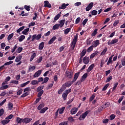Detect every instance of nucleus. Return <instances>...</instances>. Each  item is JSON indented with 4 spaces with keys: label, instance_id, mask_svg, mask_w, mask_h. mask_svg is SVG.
<instances>
[{
    "label": "nucleus",
    "instance_id": "1a4fd4ad",
    "mask_svg": "<svg viewBox=\"0 0 125 125\" xmlns=\"http://www.w3.org/2000/svg\"><path fill=\"white\" fill-rule=\"evenodd\" d=\"M80 72H78L77 73H75L74 76V78L73 79V83H75L77 80H78V78L80 76Z\"/></svg>",
    "mask_w": 125,
    "mask_h": 125
},
{
    "label": "nucleus",
    "instance_id": "cd10ccee",
    "mask_svg": "<svg viewBox=\"0 0 125 125\" xmlns=\"http://www.w3.org/2000/svg\"><path fill=\"white\" fill-rule=\"evenodd\" d=\"M53 84H54V81H51V83L48 85L47 87V89H50V88H52V86H53Z\"/></svg>",
    "mask_w": 125,
    "mask_h": 125
},
{
    "label": "nucleus",
    "instance_id": "39448f33",
    "mask_svg": "<svg viewBox=\"0 0 125 125\" xmlns=\"http://www.w3.org/2000/svg\"><path fill=\"white\" fill-rule=\"evenodd\" d=\"M94 3L91 2H90L87 6L85 8L86 11H89L93 7Z\"/></svg>",
    "mask_w": 125,
    "mask_h": 125
},
{
    "label": "nucleus",
    "instance_id": "69168bd1",
    "mask_svg": "<svg viewBox=\"0 0 125 125\" xmlns=\"http://www.w3.org/2000/svg\"><path fill=\"white\" fill-rule=\"evenodd\" d=\"M16 48H17V44H16V45H15L13 47V48H12V50L11 51V52L12 53H13V52H14V51H15V50H16Z\"/></svg>",
    "mask_w": 125,
    "mask_h": 125
},
{
    "label": "nucleus",
    "instance_id": "393cba45",
    "mask_svg": "<svg viewBox=\"0 0 125 125\" xmlns=\"http://www.w3.org/2000/svg\"><path fill=\"white\" fill-rule=\"evenodd\" d=\"M98 52L97 51H96L95 52L92 53L90 56V59H92V58H94L96 55H98Z\"/></svg>",
    "mask_w": 125,
    "mask_h": 125
},
{
    "label": "nucleus",
    "instance_id": "774afa93",
    "mask_svg": "<svg viewBox=\"0 0 125 125\" xmlns=\"http://www.w3.org/2000/svg\"><path fill=\"white\" fill-rule=\"evenodd\" d=\"M98 13L97 11L94 10L93 11H92L91 12V14L92 15H97Z\"/></svg>",
    "mask_w": 125,
    "mask_h": 125
},
{
    "label": "nucleus",
    "instance_id": "72a5a7b5",
    "mask_svg": "<svg viewBox=\"0 0 125 125\" xmlns=\"http://www.w3.org/2000/svg\"><path fill=\"white\" fill-rule=\"evenodd\" d=\"M97 31H98V29L97 28H96L93 32L91 34L92 37H95L96 35H97Z\"/></svg>",
    "mask_w": 125,
    "mask_h": 125
},
{
    "label": "nucleus",
    "instance_id": "de8ad7c7",
    "mask_svg": "<svg viewBox=\"0 0 125 125\" xmlns=\"http://www.w3.org/2000/svg\"><path fill=\"white\" fill-rule=\"evenodd\" d=\"M13 36H14V33H11V34L9 35V36L7 37V40L10 41V40H11V38H13Z\"/></svg>",
    "mask_w": 125,
    "mask_h": 125
},
{
    "label": "nucleus",
    "instance_id": "6ab92c4d",
    "mask_svg": "<svg viewBox=\"0 0 125 125\" xmlns=\"http://www.w3.org/2000/svg\"><path fill=\"white\" fill-rule=\"evenodd\" d=\"M61 12H60L59 14H58L54 18V22H55V21H57L59 18H60V17L61 16Z\"/></svg>",
    "mask_w": 125,
    "mask_h": 125
},
{
    "label": "nucleus",
    "instance_id": "aec40b11",
    "mask_svg": "<svg viewBox=\"0 0 125 125\" xmlns=\"http://www.w3.org/2000/svg\"><path fill=\"white\" fill-rule=\"evenodd\" d=\"M47 110H48V107H44L42 109H41L40 110V114H43V113H45V112H46V111H47Z\"/></svg>",
    "mask_w": 125,
    "mask_h": 125
},
{
    "label": "nucleus",
    "instance_id": "ea45409f",
    "mask_svg": "<svg viewBox=\"0 0 125 125\" xmlns=\"http://www.w3.org/2000/svg\"><path fill=\"white\" fill-rule=\"evenodd\" d=\"M43 92H44L43 90H42L39 91L38 93L37 96L38 97H42V94H43Z\"/></svg>",
    "mask_w": 125,
    "mask_h": 125
},
{
    "label": "nucleus",
    "instance_id": "c756f323",
    "mask_svg": "<svg viewBox=\"0 0 125 125\" xmlns=\"http://www.w3.org/2000/svg\"><path fill=\"white\" fill-rule=\"evenodd\" d=\"M44 107V104H41L39 105V106L37 107V109L39 111H41L43 107Z\"/></svg>",
    "mask_w": 125,
    "mask_h": 125
},
{
    "label": "nucleus",
    "instance_id": "680f3d73",
    "mask_svg": "<svg viewBox=\"0 0 125 125\" xmlns=\"http://www.w3.org/2000/svg\"><path fill=\"white\" fill-rule=\"evenodd\" d=\"M53 79L55 83H57V82H58V76L57 75H55L53 77Z\"/></svg>",
    "mask_w": 125,
    "mask_h": 125
},
{
    "label": "nucleus",
    "instance_id": "e2e57ef3",
    "mask_svg": "<svg viewBox=\"0 0 125 125\" xmlns=\"http://www.w3.org/2000/svg\"><path fill=\"white\" fill-rule=\"evenodd\" d=\"M29 94H28V92H26L24 93L22 95H21V97L23 98V97H26V96H28Z\"/></svg>",
    "mask_w": 125,
    "mask_h": 125
},
{
    "label": "nucleus",
    "instance_id": "e433bc0d",
    "mask_svg": "<svg viewBox=\"0 0 125 125\" xmlns=\"http://www.w3.org/2000/svg\"><path fill=\"white\" fill-rule=\"evenodd\" d=\"M118 84H119L118 82L115 83L113 84L114 86L112 88V91H115V90H116L117 87L118 86Z\"/></svg>",
    "mask_w": 125,
    "mask_h": 125
},
{
    "label": "nucleus",
    "instance_id": "c85d7f7f",
    "mask_svg": "<svg viewBox=\"0 0 125 125\" xmlns=\"http://www.w3.org/2000/svg\"><path fill=\"white\" fill-rule=\"evenodd\" d=\"M29 71L30 72H33V71H34L35 69H36V66H34V65H30L29 67Z\"/></svg>",
    "mask_w": 125,
    "mask_h": 125
},
{
    "label": "nucleus",
    "instance_id": "9d476101",
    "mask_svg": "<svg viewBox=\"0 0 125 125\" xmlns=\"http://www.w3.org/2000/svg\"><path fill=\"white\" fill-rule=\"evenodd\" d=\"M42 74V70H39L38 71L35 72L34 75H33L34 78H38V77H40L41 75Z\"/></svg>",
    "mask_w": 125,
    "mask_h": 125
},
{
    "label": "nucleus",
    "instance_id": "13d9d810",
    "mask_svg": "<svg viewBox=\"0 0 125 125\" xmlns=\"http://www.w3.org/2000/svg\"><path fill=\"white\" fill-rule=\"evenodd\" d=\"M11 83H14L15 84H19V82L16 80H12L11 81Z\"/></svg>",
    "mask_w": 125,
    "mask_h": 125
},
{
    "label": "nucleus",
    "instance_id": "f03ea898",
    "mask_svg": "<svg viewBox=\"0 0 125 125\" xmlns=\"http://www.w3.org/2000/svg\"><path fill=\"white\" fill-rule=\"evenodd\" d=\"M72 92V89L71 88H69L68 89H66L64 92H63L62 93V97L63 99V100L65 101L67 100V97L68 96V94H69V93Z\"/></svg>",
    "mask_w": 125,
    "mask_h": 125
},
{
    "label": "nucleus",
    "instance_id": "a211bd4d",
    "mask_svg": "<svg viewBox=\"0 0 125 125\" xmlns=\"http://www.w3.org/2000/svg\"><path fill=\"white\" fill-rule=\"evenodd\" d=\"M65 21H66V20H62L59 21L60 24H59V25H60V28H62L64 26V24H65Z\"/></svg>",
    "mask_w": 125,
    "mask_h": 125
},
{
    "label": "nucleus",
    "instance_id": "a19ab883",
    "mask_svg": "<svg viewBox=\"0 0 125 125\" xmlns=\"http://www.w3.org/2000/svg\"><path fill=\"white\" fill-rule=\"evenodd\" d=\"M93 47H94L93 45L90 46L87 48V52L89 53L91 52L92 50H93Z\"/></svg>",
    "mask_w": 125,
    "mask_h": 125
},
{
    "label": "nucleus",
    "instance_id": "7c9ffc66",
    "mask_svg": "<svg viewBox=\"0 0 125 125\" xmlns=\"http://www.w3.org/2000/svg\"><path fill=\"white\" fill-rule=\"evenodd\" d=\"M60 27L59 24H56L53 26V30H58Z\"/></svg>",
    "mask_w": 125,
    "mask_h": 125
},
{
    "label": "nucleus",
    "instance_id": "6e6552de",
    "mask_svg": "<svg viewBox=\"0 0 125 125\" xmlns=\"http://www.w3.org/2000/svg\"><path fill=\"white\" fill-rule=\"evenodd\" d=\"M30 122H32V118H25L22 119V123L23 124H29Z\"/></svg>",
    "mask_w": 125,
    "mask_h": 125
},
{
    "label": "nucleus",
    "instance_id": "2f4dec72",
    "mask_svg": "<svg viewBox=\"0 0 125 125\" xmlns=\"http://www.w3.org/2000/svg\"><path fill=\"white\" fill-rule=\"evenodd\" d=\"M16 121L17 124H21V123H23V119H21L20 117H17Z\"/></svg>",
    "mask_w": 125,
    "mask_h": 125
},
{
    "label": "nucleus",
    "instance_id": "4be33fe9",
    "mask_svg": "<svg viewBox=\"0 0 125 125\" xmlns=\"http://www.w3.org/2000/svg\"><path fill=\"white\" fill-rule=\"evenodd\" d=\"M9 122H10V120L6 118V120H2L1 122V123L2 125H7V124H8V123H9Z\"/></svg>",
    "mask_w": 125,
    "mask_h": 125
},
{
    "label": "nucleus",
    "instance_id": "2eb2a0df",
    "mask_svg": "<svg viewBox=\"0 0 125 125\" xmlns=\"http://www.w3.org/2000/svg\"><path fill=\"white\" fill-rule=\"evenodd\" d=\"M95 64L94 63L92 64L91 65H90L89 67L88 68V69L86 70L87 72L89 73V72H90V71H92L93 69V68H94L95 67Z\"/></svg>",
    "mask_w": 125,
    "mask_h": 125
},
{
    "label": "nucleus",
    "instance_id": "c03bdc74",
    "mask_svg": "<svg viewBox=\"0 0 125 125\" xmlns=\"http://www.w3.org/2000/svg\"><path fill=\"white\" fill-rule=\"evenodd\" d=\"M110 85V83H107L102 89V91H105L107 88H108V87Z\"/></svg>",
    "mask_w": 125,
    "mask_h": 125
},
{
    "label": "nucleus",
    "instance_id": "5701e85b",
    "mask_svg": "<svg viewBox=\"0 0 125 125\" xmlns=\"http://www.w3.org/2000/svg\"><path fill=\"white\" fill-rule=\"evenodd\" d=\"M24 29H25V26H22V27H20L19 29L17 30V33L18 34H19L20 35H21V34H20V32H22V31H23V30H24Z\"/></svg>",
    "mask_w": 125,
    "mask_h": 125
},
{
    "label": "nucleus",
    "instance_id": "864d4df0",
    "mask_svg": "<svg viewBox=\"0 0 125 125\" xmlns=\"http://www.w3.org/2000/svg\"><path fill=\"white\" fill-rule=\"evenodd\" d=\"M92 42V40H90V38L87 39L86 43L87 45L91 44Z\"/></svg>",
    "mask_w": 125,
    "mask_h": 125
},
{
    "label": "nucleus",
    "instance_id": "8fccbe9b",
    "mask_svg": "<svg viewBox=\"0 0 125 125\" xmlns=\"http://www.w3.org/2000/svg\"><path fill=\"white\" fill-rule=\"evenodd\" d=\"M23 93V89H21L17 92V95H21Z\"/></svg>",
    "mask_w": 125,
    "mask_h": 125
},
{
    "label": "nucleus",
    "instance_id": "0e129e2a",
    "mask_svg": "<svg viewBox=\"0 0 125 125\" xmlns=\"http://www.w3.org/2000/svg\"><path fill=\"white\" fill-rule=\"evenodd\" d=\"M41 99H42V97H39V98L36 99V101L34 102L35 104H38Z\"/></svg>",
    "mask_w": 125,
    "mask_h": 125
},
{
    "label": "nucleus",
    "instance_id": "a18cd8bd",
    "mask_svg": "<svg viewBox=\"0 0 125 125\" xmlns=\"http://www.w3.org/2000/svg\"><path fill=\"white\" fill-rule=\"evenodd\" d=\"M68 124H69V122L63 121V122L60 123L59 125H69Z\"/></svg>",
    "mask_w": 125,
    "mask_h": 125
},
{
    "label": "nucleus",
    "instance_id": "a878e982",
    "mask_svg": "<svg viewBox=\"0 0 125 125\" xmlns=\"http://www.w3.org/2000/svg\"><path fill=\"white\" fill-rule=\"evenodd\" d=\"M8 108L9 110H12L13 109V104L9 103L8 104Z\"/></svg>",
    "mask_w": 125,
    "mask_h": 125
},
{
    "label": "nucleus",
    "instance_id": "9b49d317",
    "mask_svg": "<svg viewBox=\"0 0 125 125\" xmlns=\"http://www.w3.org/2000/svg\"><path fill=\"white\" fill-rule=\"evenodd\" d=\"M87 73H84L82 77L81 78V83H83V82H84L85 81V79L87 78Z\"/></svg>",
    "mask_w": 125,
    "mask_h": 125
},
{
    "label": "nucleus",
    "instance_id": "0eeeda50",
    "mask_svg": "<svg viewBox=\"0 0 125 125\" xmlns=\"http://www.w3.org/2000/svg\"><path fill=\"white\" fill-rule=\"evenodd\" d=\"M5 82L2 83V86L0 87V90H3L4 89H7L8 88V85H5Z\"/></svg>",
    "mask_w": 125,
    "mask_h": 125
},
{
    "label": "nucleus",
    "instance_id": "603ef678",
    "mask_svg": "<svg viewBox=\"0 0 125 125\" xmlns=\"http://www.w3.org/2000/svg\"><path fill=\"white\" fill-rule=\"evenodd\" d=\"M23 50V48L22 47H19L17 49V53H21V52H22V51Z\"/></svg>",
    "mask_w": 125,
    "mask_h": 125
},
{
    "label": "nucleus",
    "instance_id": "052dcab7",
    "mask_svg": "<svg viewBox=\"0 0 125 125\" xmlns=\"http://www.w3.org/2000/svg\"><path fill=\"white\" fill-rule=\"evenodd\" d=\"M64 110H65V107H62V108H61L59 110V114H63Z\"/></svg>",
    "mask_w": 125,
    "mask_h": 125
},
{
    "label": "nucleus",
    "instance_id": "79ce46f5",
    "mask_svg": "<svg viewBox=\"0 0 125 125\" xmlns=\"http://www.w3.org/2000/svg\"><path fill=\"white\" fill-rule=\"evenodd\" d=\"M30 30V28H27L25 29H24L22 32V34H23V35H27V33H28V32H29V30Z\"/></svg>",
    "mask_w": 125,
    "mask_h": 125
},
{
    "label": "nucleus",
    "instance_id": "f3484780",
    "mask_svg": "<svg viewBox=\"0 0 125 125\" xmlns=\"http://www.w3.org/2000/svg\"><path fill=\"white\" fill-rule=\"evenodd\" d=\"M68 5H69L68 3H67V4L63 3L62 5L59 6V9H65L66 7L68 6Z\"/></svg>",
    "mask_w": 125,
    "mask_h": 125
},
{
    "label": "nucleus",
    "instance_id": "473e14b6",
    "mask_svg": "<svg viewBox=\"0 0 125 125\" xmlns=\"http://www.w3.org/2000/svg\"><path fill=\"white\" fill-rule=\"evenodd\" d=\"M85 54H86V49H83L80 54V56L83 57Z\"/></svg>",
    "mask_w": 125,
    "mask_h": 125
},
{
    "label": "nucleus",
    "instance_id": "58836bf2",
    "mask_svg": "<svg viewBox=\"0 0 125 125\" xmlns=\"http://www.w3.org/2000/svg\"><path fill=\"white\" fill-rule=\"evenodd\" d=\"M112 58H113V56H111L110 57H109L106 64L110 65V63L113 62V61H112Z\"/></svg>",
    "mask_w": 125,
    "mask_h": 125
},
{
    "label": "nucleus",
    "instance_id": "5fc2aeb1",
    "mask_svg": "<svg viewBox=\"0 0 125 125\" xmlns=\"http://www.w3.org/2000/svg\"><path fill=\"white\" fill-rule=\"evenodd\" d=\"M94 98H95V95L93 94L89 98V102H91V101H92Z\"/></svg>",
    "mask_w": 125,
    "mask_h": 125
},
{
    "label": "nucleus",
    "instance_id": "4d7b16f0",
    "mask_svg": "<svg viewBox=\"0 0 125 125\" xmlns=\"http://www.w3.org/2000/svg\"><path fill=\"white\" fill-rule=\"evenodd\" d=\"M111 80H113V76H109L105 81V83H109Z\"/></svg>",
    "mask_w": 125,
    "mask_h": 125
},
{
    "label": "nucleus",
    "instance_id": "37998d69",
    "mask_svg": "<svg viewBox=\"0 0 125 125\" xmlns=\"http://www.w3.org/2000/svg\"><path fill=\"white\" fill-rule=\"evenodd\" d=\"M71 31V28H66L64 30V34L68 35L70 31Z\"/></svg>",
    "mask_w": 125,
    "mask_h": 125
},
{
    "label": "nucleus",
    "instance_id": "09e8293b",
    "mask_svg": "<svg viewBox=\"0 0 125 125\" xmlns=\"http://www.w3.org/2000/svg\"><path fill=\"white\" fill-rule=\"evenodd\" d=\"M119 42V39H114L111 41V44H115V43H117Z\"/></svg>",
    "mask_w": 125,
    "mask_h": 125
},
{
    "label": "nucleus",
    "instance_id": "20e7f679",
    "mask_svg": "<svg viewBox=\"0 0 125 125\" xmlns=\"http://www.w3.org/2000/svg\"><path fill=\"white\" fill-rule=\"evenodd\" d=\"M73 76H74V74L72 72L66 71L65 73V77L67 79H72Z\"/></svg>",
    "mask_w": 125,
    "mask_h": 125
},
{
    "label": "nucleus",
    "instance_id": "7ed1b4c3",
    "mask_svg": "<svg viewBox=\"0 0 125 125\" xmlns=\"http://www.w3.org/2000/svg\"><path fill=\"white\" fill-rule=\"evenodd\" d=\"M90 110H87L84 113H83L82 115L79 118V121H82V119L84 120L86 118V116L89 114Z\"/></svg>",
    "mask_w": 125,
    "mask_h": 125
},
{
    "label": "nucleus",
    "instance_id": "4468645a",
    "mask_svg": "<svg viewBox=\"0 0 125 125\" xmlns=\"http://www.w3.org/2000/svg\"><path fill=\"white\" fill-rule=\"evenodd\" d=\"M93 46L94 47H97V46H98V45H99V44H100V43L99 42V40H96L93 42Z\"/></svg>",
    "mask_w": 125,
    "mask_h": 125
},
{
    "label": "nucleus",
    "instance_id": "f8f14e48",
    "mask_svg": "<svg viewBox=\"0 0 125 125\" xmlns=\"http://www.w3.org/2000/svg\"><path fill=\"white\" fill-rule=\"evenodd\" d=\"M77 112L78 108L77 107H73L70 111L71 115H75Z\"/></svg>",
    "mask_w": 125,
    "mask_h": 125
},
{
    "label": "nucleus",
    "instance_id": "423d86ee",
    "mask_svg": "<svg viewBox=\"0 0 125 125\" xmlns=\"http://www.w3.org/2000/svg\"><path fill=\"white\" fill-rule=\"evenodd\" d=\"M83 62L85 65H87V64H88V63H89V57H88L87 56H85L83 58Z\"/></svg>",
    "mask_w": 125,
    "mask_h": 125
},
{
    "label": "nucleus",
    "instance_id": "f704fd0d",
    "mask_svg": "<svg viewBox=\"0 0 125 125\" xmlns=\"http://www.w3.org/2000/svg\"><path fill=\"white\" fill-rule=\"evenodd\" d=\"M31 83L32 85H36V84H39V82L37 80H32L31 82Z\"/></svg>",
    "mask_w": 125,
    "mask_h": 125
},
{
    "label": "nucleus",
    "instance_id": "f257e3e1",
    "mask_svg": "<svg viewBox=\"0 0 125 125\" xmlns=\"http://www.w3.org/2000/svg\"><path fill=\"white\" fill-rule=\"evenodd\" d=\"M78 38H79V36H78V34H76V36L74 37L73 40L70 44L72 50H74L75 49V47H76V44L77 43V42H78Z\"/></svg>",
    "mask_w": 125,
    "mask_h": 125
},
{
    "label": "nucleus",
    "instance_id": "4c0bfd02",
    "mask_svg": "<svg viewBox=\"0 0 125 125\" xmlns=\"http://www.w3.org/2000/svg\"><path fill=\"white\" fill-rule=\"evenodd\" d=\"M43 87H44V86H39L37 89V92L42 91L43 89Z\"/></svg>",
    "mask_w": 125,
    "mask_h": 125
},
{
    "label": "nucleus",
    "instance_id": "dca6fc26",
    "mask_svg": "<svg viewBox=\"0 0 125 125\" xmlns=\"http://www.w3.org/2000/svg\"><path fill=\"white\" fill-rule=\"evenodd\" d=\"M56 37L55 36H53L51 39L48 42V44H52V43H53V42H54V41H55V40H56Z\"/></svg>",
    "mask_w": 125,
    "mask_h": 125
},
{
    "label": "nucleus",
    "instance_id": "ddd939ff",
    "mask_svg": "<svg viewBox=\"0 0 125 125\" xmlns=\"http://www.w3.org/2000/svg\"><path fill=\"white\" fill-rule=\"evenodd\" d=\"M44 7H48L49 8H51V4L49 3V2L47 0L44 1Z\"/></svg>",
    "mask_w": 125,
    "mask_h": 125
},
{
    "label": "nucleus",
    "instance_id": "3c124183",
    "mask_svg": "<svg viewBox=\"0 0 125 125\" xmlns=\"http://www.w3.org/2000/svg\"><path fill=\"white\" fill-rule=\"evenodd\" d=\"M13 61L7 62L4 64V66H7L8 65H11V64H13Z\"/></svg>",
    "mask_w": 125,
    "mask_h": 125
},
{
    "label": "nucleus",
    "instance_id": "bb28decb",
    "mask_svg": "<svg viewBox=\"0 0 125 125\" xmlns=\"http://www.w3.org/2000/svg\"><path fill=\"white\" fill-rule=\"evenodd\" d=\"M26 37L24 35H21L19 39V42H23V40H25Z\"/></svg>",
    "mask_w": 125,
    "mask_h": 125
},
{
    "label": "nucleus",
    "instance_id": "bf43d9fd",
    "mask_svg": "<svg viewBox=\"0 0 125 125\" xmlns=\"http://www.w3.org/2000/svg\"><path fill=\"white\" fill-rule=\"evenodd\" d=\"M30 7L29 6H28L27 5H24V9H25V10H27V11H30V10H31Z\"/></svg>",
    "mask_w": 125,
    "mask_h": 125
},
{
    "label": "nucleus",
    "instance_id": "6e6d98bb",
    "mask_svg": "<svg viewBox=\"0 0 125 125\" xmlns=\"http://www.w3.org/2000/svg\"><path fill=\"white\" fill-rule=\"evenodd\" d=\"M64 90H65V89L63 88H61V89H60L58 92V94H62V92H63V91H64Z\"/></svg>",
    "mask_w": 125,
    "mask_h": 125
},
{
    "label": "nucleus",
    "instance_id": "c9c22d12",
    "mask_svg": "<svg viewBox=\"0 0 125 125\" xmlns=\"http://www.w3.org/2000/svg\"><path fill=\"white\" fill-rule=\"evenodd\" d=\"M30 83V81H28L26 83H23L21 84V87H24V86H26L27 84H29Z\"/></svg>",
    "mask_w": 125,
    "mask_h": 125
},
{
    "label": "nucleus",
    "instance_id": "b1692460",
    "mask_svg": "<svg viewBox=\"0 0 125 125\" xmlns=\"http://www.w3.org/2000/svg\"><path fill=\"white\" fill-rule=\"evenodd\" d=\"M21 59H22V56L19 55L18 57H16L15 62H17V63H18V62H20Z\"/></svg>",
    "mask_w": 125,
    "mask_h": 125
},
{
    "label": "nucleus",
    "instance_id": "338daca9",
    "mask_svg": "<svg viewBox=\"0 0 125 125\" xmlns=\"http://www.w3.org/2000/svg\"><path fill=\"white\" fill-rule=\"evenodd\" d=\"M42 61V57H40L37 60V63H41Z\"/></svg>",
    "mask_w": 125,
    "mask_h": 125
},
{
    "label": "nucleus",
    "instance_id": "412c9836",
    "mask_svg": "<svg viewBox=\"0 0 125 125\" xmlns=\"http://www.w3.org/2000/svg\"><path fill=\"white\" fill-rule=\"evenodd\" d=\"M44 47V42H42L40 44H39V49L40 50H42L43 49Z\"/></svg>",
    "mask_w": 125,
    "mask_h": 125
},
{
    "label": "nucleus",
    "instance_id": "49530a36",
    "mask_svg": "<svg viewBox=\"0 0 125 125\" xmlns=\"http://www.w3.org/2000/svg\"><path fill=\"white\" fill-rule=\"evenodd\" d=\"M107 52V47H105L104 50L101 52V55L103 56V55H105V53Z\"/></svg>",
    "mask_w": 125,
    "mask_h": 125
}]
</instances>
